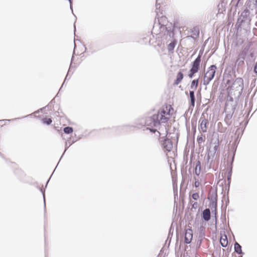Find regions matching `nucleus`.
Returning a JSON list of instances; mask_svg holds the SVG:
<instances>
[{
    "instance_id": "c756f323",
    "label": "nucleus",
    "mask_w": 257,
    "mask_h": 257,
    "mask_svg": "<svg viewBox=\"0 0 257 257\" xmlns=\"http://www.w3.org/2000/svg\"><path fill=\"white\" fill-rule=\"evenodd\" d=\"M197 205H198L197 202H194L192 204V208H196L197 207Z\"/></svg>"
},
{
    "instance_id": "c85d7f7f",
    "label": "nucleus",
    "mask_w": 257,
    "mask_h": 257,
    "mask_svg": "<svg viewBox=\"0 0 257 257\" xmlns=\"http://www.w3.org/2000/svg\"><path fill=\"white\" fill-rule=\"evenodd\" d=\"M253 71L255 73L257 74V62L254 65Z\"/></svg>"
},
{
    "instance_id": "4c0bfd02",
    "label": "nucleus",
    "mask_w": 257,
    "mask_h": 257,
    "mask_svg": "<svg viewBox=\"0 0 257 257\" xmlns=\"http://www.w3.org/2000/svg\"><path fill=\"white\" fill-rule=\"evenodd\" d=\"M76 30V28H75V26L74 25V32Z\"/></svg>"
},
{
    "instance_id": "7c9ffc66",
    "label": "nucleus",
    "mask_w": 257,
    "mask_h": 257,
    "mask_svg": "<svg viewBox=\"0 0 257 257\" xmlns=\"http://www.w3.org/2000/svg\"><path fill=\"white\" fill-rule=\"evenodd\" d=\"M199 31H198L197 32H196V34H194V35L195 36H192V37L193 38H197L198 36H199Z\"/></svg>"
},
{
    "instance_id": "aec40b11",
    "label": "nucleus",
    "mask_w": 257,
    "mask_h": 257,
    "mask_svg": "<svg viewBox=\"0 0 257 257\" xmlns=\"http://www.w3.org/2000/svg\"><path fill=\"white\" fill-rule=\"evenodd\" d=\"M73 129L72 127L67 126L64 128L63 131L66 134H69L73 132Z\"/></svg>"
},
{
    "instance_id": "ddd939ff",
    "label": "nucleus",
    "mask_w": 257,
    "mask_h": 257,
    "mask_svg": "<svg viewBox=\"0 0 257 257\" xmlns=\"http://www.w3.org/2000/svg\"><path fill=\"white\" fill-rule=\"evenodd\" d=\"M184 77L183 74L181 72H179L178 73L177 75V78L174 82V85H178L182 80L183 79Z\"/></svg>"
},
{
    "instance_id": "72a5a7b5",
    "label": "nucleus",
    "mask_w": 257,
    "mask_h": 257,
    "mask_svg": "<svg viewBox=\"0 0 257 257\" xmlns=\"http://www.w3.org/2000/svg\"><path fill=\"white\" fill-rule=\"evenodd\" d=\"M68 1L70 3V9H71L72 11L73 12V9H72V0H68Z\"/></svg>"
},
{
    "instance_id": "4468645a",
    "label": "nucleus",
    "mask_w": 257,
    "mask_h": 257,
    "mask_svg": "<svg viewBox=\"0 0 257 257\" xmlns=\"http://www.w3.org/2000/svg\"><path fill=\"white\" fill-rule=\"evenodd\" d=\"M234 250L237 254H242L243 252L241 249V246L237 242L234 243Z\"/></svg>"
},
{
    "instance_id": "a19ab883",
    "label": "nucleus",
    "mask_w": 257,
    "mask_h": 257,
    "mask_svg": "<svg viewBox=\"0 0 257 257\" xmlns=\"http://www.w3.org/2000/svg\"><path fill=\"white\" fill-rule=\"evenodd\" d=\"M158 7V5L157 4V5H156V8H157V9H158V7Z\"/></svg>"
},
{
    "instance_id": "5701e85b",
    "label": "nucleus",
    "mask_w": 257,
    "mask_h": 257,
    "mask_svg": "<svg viewBox=\"0 0 257 257\" xmlns=\"http://www.w3.org/2000/svg\"><path fill=\"white\" fill-rule=\"evenodd\" d=\"M217 197V193H214V194H212L211 196L209 197V199L210 198V199L211 200V201L212 202H214V201L216 202Z\"/></svg>"
},
{
    "instance_id": "bb28decb",
    "label": "nucleus",
    "mask_w": 257,
    "mask_h": 257,
    "mask_svg": "<svg viewBox=\"0 0 257 257\" xmlns=\"http://www.w3.org/2000/svg\"><path fill=\"white\" fill-rule=\"evenodd\" d=\"M194 179H195L194 186H195V187L197 188L200 185V182H199L198 180H197L195 178H194Z\"/></svg>"
},
{
    "instance_id": "f8f14e48",
    "label": "nucleus",
    "mask_w": 257,
    "mask_h": 257,
    "mask_svg": "<svg viewBox=\"0 0 257 257\" xmlns=\"http://www.w3.org/2000/svg\"><path fill=\"white\" fill-rule=\"evenodd\" d=\"M189 96L190 98V104L192 107L195 105V97L194 94V90H190Z\"/></svg>"
},
{
    "instance_id": "1a4fd4ad",
    "label": "nucleus",
    "mask_w": 257,
    "mask_h": 257,
    "mask_svg": "<svg viewBox=\"0 0 257 257\" xmlns=\"http://www.w3.org/2000/svg\"><path fill=\"white\" fill-rule=\"evenodd\" d=\"M218 142L215 145V146L213 147L212 150H210L208 152V155L207 156V159L208 161H209V160L210 158L213 159L214 158L215 154H216V153L218 150Z\"/></svg>"
},
{
    "instance_id": "20e7f679",
    "label": "nucleus",
    "mask_w": 257,
    "mask_h": 257,
    "mask_svg": "<svg viewBox=\"0 0 257 257\" xmlns=\"http://www.w3.org/2000/svg\"><path fill=\"white\" fill-rule=\"evenodd\" d=\"M216 69V66L215 65H212L209 67L208 70L206 72L204 77V85H208L213 79L215 76Z\"/></svg>"
},
{
    "instance_id": "473e14b6",
    "label": "nucleus",
    "mask_w": 257,
    "mask_h": 257,
    "mask_svg": "<svg viewBox=\"0 0 257 257\" xmlns=\"http://www.w3.org/2000/svg\"><path fill=\"white\" fill-rule=\"evenodd\" d=\"M232 117V115H230V114H227L225 118V120H226V119H230Z\"/></svg>"
},
{
    "instance_id": "4be33fe9",
    "label": "nucleus",
    "mask_w": 257,
    "mask_h": 257,
    "mask_svg": "<svg viewBox=\"0 0 257 257\" xmlns=\"http://www.w3.org/2000/svg\"><path fill=\"white\" fill-rule=\"evenodd\" d=\"M42 121L43 123L46 124L47 125L50 124L52 122V120L51 118H47L46 117L43 118Z\"/></svg>"
},
{
    "instance_id": "393cba45",
    "label": "nucleus",
    "mask_w": 257,
    "mask_h": 257,
    "mask_svg": "<svg viewBox=\"0 0 257 257\" xmlns=\"http://www.w3.org/2000/svg\"><path fill=\"white\" fill-rule=\"evenodd\" d=\"M192 197L195 200H197L199 198V194L198 193H194L192 194Z\"/></svg>"
},
{
    "instance_id": "f704fd0d",
    "label": "nucleus",
    "mask_w": 257,
    "mask_h": 257,
    "mask_svg": "<svg viewBox=\"0 0 257 257\" xmlns=\"http://www.w3.org/2000/svg\"><path fill=\"white\" fill-rule=\"evenodd\" d=\"M249 56L251 58H252L253 56H254V53L253 52H251L250 54H249Z\"/></svg>"
},
{
    "instance_id": "f3484780",
    "label": "nucleus",
    "mask_w": 257,
    "mask_h": 257,
    "mask_svg": "<svg viewBox=\"0 0 257 257\" xmlns=\"http://www.w3.org/2000/svg\"><path fill=\"white\" fill-rule=\"evenodd\" d=\"M220 243L222 247H226L227 245L228 241L226 235H225L224 238H221Z\"/></svg>"
},
{
    "instance_id": "f03ea898",
    "label": "nucleus",
    "mask_w": 257,
    "mask_h": 257,
    "mask_svg": "<svg viewBox=\"0 0 257 257\" xmlns=\"http://www.w3.org/2000/svg\"><path fill=\"white\" fill-rule=\"evenodd\" d=\"M155 25L153 27V31H155L157 27H159V33L166 36V39H171L174 37L175 32L177 30L181 33L180 27H178L176 24L173 25L172 23H167L166 25L161 24L160 20H158V23H155Z\"/></svg>"
},
{
    "instance_id": "b1692460",
    "label": "nucleus",
    "mask_w": 257,
    "mask_h": 257,
    "mask_svg": "<svg viewBox=\"0 0 257 257\" xmlns=\"http://www.w3.org/2000/svg\"><path fill=\"white\" fill-rule=\"evenodd\" d=\"M249 11L246 8L245 10L243 11V12L241 13V16L242 17H246L247 16L249 15Z\"/></svg>"
},
{
    "instance_id": "6e6552de",
    "label": "nucleus",
    "mask_w": 257,
    "mask_h": 257,
    "mask_svg": "<svg viewBox=\"0 0 257 257\" xmlns=\"http://www.w3.org/2000/svg\"><path fill=\"white\" fill-rule=\"evenodd\" d=\"M243 81L241 78H237L233 82L232 87H235L236 89H238L239 88L241 89L243 87Z\"/></svg>"
},
{
    "instance_id": "9d476101",
    "label": "nucleus",
    "mask_w": 257,
    "mask_h": 257,
    "mask_svg": "<svg viewBox=\"0 0 257 257\" xmlns=\"http://www.w3.org/2000/svg\"><path fill=\"white\" fill-rule=\"evenodd\" d=\"M257 6V0H248L246 4V8L252 11L255 10Z\"/></svg>"
},
{
    "instance_id": "2eb2a0df",
    "label": "nucleus",
    "mask_w": 257,
    "mask_h": 257,
    "mask_svg": "<svg viewBox=\"0 0 257 257\" xmlns=\"http://www.w3.org/2000/svg\"><path fill=\"white\" fill-rule=\"evenodd\" d=\"M234 156H235V154L234 153L233 155V156L232 157V159H231L230 169L229 172H228V176L227 177V181H228V184H229L230 183L231 175V173H232V164H233V161H234Z\"/></svg>"
},
{
    "instance_id": "423d86ee",
    "label": "nucleus",
    "mask_w": 257,
    "mask_h": 257,
    "mask_svg": "<svg viewBox=\"0 0 257 257\" xmlns=\"http://www.w3.org/2000/svg\"><path fill=\"white\" fill-rule=\"evenodd\" d=\"M199 130L203 133L207 132V124L208 123V120L205 117L204 113H202L199 120Z\"/></svg>"
},
{
    "instance_id": "dca6fc26",
    "label": "nucleus",
    "mask_w": 257,
    "mask_h": 257,
    "mask_svg": "<svg viewBox=\"0 0 257 257\" xmlns=\"http://www.w3.org/2000/svg\"><path fill=\"white\" fill-rule=\"evenodd\" d=\"M198 79L193 80L191 82L190 89H192V90H196L198 85Z\"/></svg>"
},
{
    "instance_id": "79ce46f5",
    "label": "nucleus",
    "mask_w": 257,
    "mask_h": 257,
    "mask_svg": "<svg viewBox=\"0 0 257 257\" xmlns=\"http://www.w3.org/2000/svg\"><path fill=\"white\" fill-rule=\"evenodd\" d=\"M165 18H164V19H165ZM164 19V18H161V20H162V19Z\"/></svg>"
},
{
    "instance_id": "f257e3e1",
    "label": "nucleus",
    "mask_w": 257,
    "mask_h": 257,
    "mask_svg": "<svg viewBox=\"0 0 257 257\" xmlns=\"http://www.w3.org/2000/svg\"><path fill=\"white\" fill-rule=\"evenodd\" d=\"M171 110L173 111V109L171 106H169V108L166 106L160 111H158L157 113L147 117L145 119V123L147 126H151V127H148L147 129L154 133L158 131V133L160 135L161 133L160 131L163 130L162 126H164L166 135L168 133V131L166 127V123L170 119Z\"/></svg>"
},
{
    "instance_id": "6ab92c4d",
    "label": "nucleus",
    "mask_w": 257,
    "mask_h": 257,
    "mask_svg": "<svg viewBox=\"0 0 257 257\" xmlns=\"http://www.w3.org/2000/svg\"><path fill=\"white\" fill-rule=\"evenodd\" d=\"M200 163L198 161L196 165L195 168V174L198 176L200 173Z\"/></svg>"
},
{
    "instance_id": "e433bc0d",
    "label": "nucleus",
    "mask_w": 257,
    "mask_h": 257,
    "mask_svg": "<svg viewBox=\"0 0 257 257\" xmlns=\"http://www.w3.org/2000/svg\"><path fill=\"white\" fill-rule=\"evenodd\" d=\"M5 124H5H0V126H3Z\"/></svg>"
},
{
    "instance_id": "a211bd4d",
    "label": "nucleus",
    "mask_w": 257,
    "mask_h": 257,
    "mask_svg": "<svg viewBox=\"0 0 257 257\" xmlns=\"http://www.w3.org/2000/svg\"><path fill=\"white\" fill-rule=\"evenodd\" d=\"M176 44L175 41L171 42L168 46V50L169 51H172L174 50Z\"/></svg>"
},
{
    "instance_id": "9b49d317",
    "label": "nucleus",
    "mask_w": 257,
    "mask_h": 257,
    "mask_svg": "<svg viewBox=\"0 0 257 257\" xmlns=\"http://www.w3.org/2000/svg\"><path fill=\"white\" fill-rule=\"evenodd\" d=\"M202 218L205 221H208L210 219V210L209 208H206L203 211Z\"/></svg>"
},
{
    "instance_id": "412c9836",
    "label": "nucleus",
    "mask_w": 257,
    "mask_h": 257,
    "mask_svg": "<svg viewBox=\"0 0 257 257\" xmlns=\"http://www.w3.org/2000/svg\"><path fill=\"white\" fill-rule=\"evenodd\" d=\"M205 135H201L200 136H198L197 138V141L200 145L202 142L205 141Z\"/></svg>"
},
{
    "instance_id": "2f4dec72",
    "label": "nucleus",
    "mask_w": 257,
    "mask_h": 257,
    "mask_svg": "<svg viewBox=\"0 0 257 257\" xmlns=\"http://www.w3.org/2000/svg\"><path fill=\"white\" fill-rule=\"evenodd\" d=\"M13 119H2V120H0V122L2 123V122L3 121H5V122H6V121H11L12 120H13Z\"/></svg>"
},
{
    "instance_id": "a878e982",
    "label": "nucleus",
    "mask_w": 257,
    "mask_h": 257,
    "mask_svg": "<svg viewBox=\"0 0 257 257\" xmlns=\"http://www.w3.org/2000/svg\"><path fill=\"white\" fill-rule=\"evenodd\" d=\"M40 191L42 193L43 196V199H44V206L46 207V203H45V191L44 190H43L41 188H40Z\"/></svg>"
},
{
    "instance_id": "7ed1b4c3",
    "label": "nucleus",
    "mask_w": 257,
    "mask_h": 257,
    "mask_svg": "<svg viewBox=\"0 0 257 257\" xmlns=\"http://www.w3.org/2000/svg\"><path fill=\"white\" fill-rule=\"evenodd\" d=\"M202 53L200 51L197 57L194 60L192 63V67L190 70L189 74L188 75L190 78H192L194 75L197 73L200 68V62L201 61Z\"/></svg>"
},
{
    "instance_id": "39448f33",
    "label": "nucleus",
    "mask_w": 257,
    "mask_h": 257,
    "mask_svg": "<svg viewBox=\"0 0 257 257\" xmlns=\"http://www.w3.org/2000/svg\"><path fill=\"white\" fill-rule=\"evenodd\" d=\"M163 138L160 139V142L161 143V146L163 149L164 151L170 152L173 147L172 141L169 139H164L162 140Z\"/></svg>"
},
{
    "instance_id": "0eeeda50",
    "label": "nucleus",
    "mask_w": 257,
    "mask_h": 257,
    "mask_svg": "<svg viewBox=\"0 0 257 257\" xmlns=\"http://www.w3.org/2000/svg\"><path fill=\"white\" fill-rule=\"evenodd\" d=\"M193 238V231L191 229H188L186 230L185 234V242L187 244L191 243Z\"/></svg>"
},
{
    "instance_id": "c9c22d12",
    "label": "nucleus",
    "mask_w": 257,
    "mask_h": 257,
    "mask_svg": "<svg viewBox=\"0 0 257 257\" xmlns=\"http://www.w3.org/2000/svg\"><path fill=\"white\" fill-rule=\"evenodd\" d=\"M67 76L65 77V80H66V79H67ZM65 80H64V82H63V84H62V87L63 86V85L64 84V82H65Z\"/></svg>"
},
{
    "instance_id": "ea45409f",
    "label": "nucleus",
    "mask_w": 257,
    "mask_h": 257,
    "mask_svg": "<svg viewBox=\"0 0 257 257\" xmlns=\"http://www.w3.org/2000/svg\"><path fill=\"white\" fill-rule=\"evenodd\" d=\"M131 126L133 127H135V125H131Z\"/></svg>"
},
{
    "instance_id": "58836bf2",
    "label": "nucleus",
    "mask_w": 257,
    "mask_h": 257,
    "mask_svg": "<svg viewBox=\"0 0 257 257\" xmlns=\"http://www.w3.org/2000/svg\"><path fill=\"white\" fill-rule=\"evenodd\" d=\"M48 183V181L47 182V184H46V187H47V186Z\"/></svg>"
},
{
    "instance_id": "cd10ccee",
    "label": "nucleus",
    "mask_w": 257,
    "mask_h": 257,
    "mask_svg": "<svg viewBox=\"0 0 257 257\" xmlns=\"http://www.w3.org/2000/svg\"><path fill=\"white\" fill-rule=\"evenodd\" d=\"M72 145V143H68L67 142L66 143V144H65V151H64V153L65 152V151H66V150Z\"/></svg>"
}]
</instances>
